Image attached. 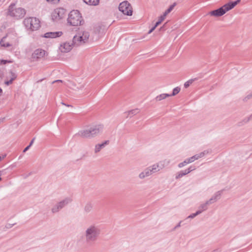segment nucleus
I'll use <instances>...</instances> for the list:
<instances>
[{"instance_id": "nucleus-56", "label": "nucleus", "mask_w": 252, "mask_h": 252, "mask_svg": "<svg viewBox=\"0 0 252 252\" xmlns=\"http://www.w3.org/2000/svg\"><path fill=\"white\" fill-rule=\"evenodd\" d=\"M1 177H0V181H1Z\"/></svg>"}, {"instance_id": "nucleus-17", "label": "nucleus", "mask_w": 252, "mask_h": 252, "mask_svg": "<svg viewBox=\"0 0 252 252\" xmlns=\"http://www.w3.org/2000/svg\"><path fill=\"white\" fill-rule=\"evenodd\" d=\"M151 175V171H150V169H149L148 167H147L138 175V177L140 179H144V178L148 177Z\"/></svg>"}, {"instance_id": "nucleus-6", "label": "nucleus", "mask_w": 252, "mask_h": 252, "mask_svg": "<svg viewBox=\"0 0 252 252\" xmlns=\"http://www.w3.org/2000/svg\"><path fill=\"white\" fill-rule=\"evenodd\" d=\"M23 23L26 29L32 31H36L40 27L39 20L35 17H29L24 19Z\"/></svg>"}, {"instance_id": "nucleus-53", "label": "nucleus", "mask_w": 252, "mask_h": 252, "mask_svg": "<svg viewBox=\"0 0 252 252\" xmlns=\"http://www.w3.org/2000/svg\"><path fill=\"white\" fill-rule=\"evenodd\" d=\"M2 93V89L0 88V95Z\"/></svg>"}, {"instance_id": "nucleus-40", "label": "nucleus", "mask_w": 252, "mask_h": 252, "mask_svg": "<svg viewBox=\"0 0 252 252\" xmlns=\"http://www.w3.org/2000/svg\"><path fill=\"white\" fill-rule=\"evenodd\" d=\"M186 170H187V172L189 173L190 172L195 170V168L192 166H190L189 168L187 169Z\"/></svg>"}, {"instance_id": "nucleus-20", "label": "nucleus", "mask_w": 252, "mask_h": 252, "mask_svg": "<svg viewBox=\"0 0 252 252\" xmlns=\"http://www.w3.org/2000/svg\"><path fill=\"white\" fill-rule=\"evenodd\" d=\"M170 160L164 159V160L160 161L159 162H158L157 163L158 165H159V168L161 170V169H162L163 168H164L165 167L168 165L170 163Z\"/></svg>"}, {"instance_id": "nucleus-22", "label": "nucleus", "mask_w": 252, "mask_h": 252, "mask_svg": "<svg viewBox=\"0 0 252 252\" xmlns=\"http://www.w3.org/2000/svg\"><path fill=\"white\" fill-rule=\"evenodd\" d=\"M140 112V110L136 108L134 109L131 110L130 111H128L126 112V114H127V117H132L133 116L136 115L137 114L139 113Z\"/></svg>"}, {"instance_id": "nucleus-43", "label": "nucleus", "mask_w": 252, "mask_h": 252, "mask_svg": "<svg viewBox=\"0 0 252 252\" xmlns=\"http://www.w3.org/2000/svg\"><path fill=\"white\" fill-rule=\"evenodd\" d=\"M156 28L154 26L148 32V34H150L151 33H152L154 30L155 29H156Z\"/></svg>"}, {"instance_id": "nucleus-21", "label": "nucleus", "mask_w": 252, "mask_h": 252, "mask_svg": "<svg viewBox=\"0 0 252 252\" xmlns=\"http://www.w3.org/2000/svg\"><path fill=\"white\" fill-rule=\"evenodd\" d=\"M149 169H150V171H151V174L152 175L155 172H158L159 170H160L159 168V165L157 163L156 164H154L152 165V166H150L148 167Z\"/></svg>"}, {"instance_id": "nucleus-35", "label": "nucleus", "mask_w": 252, "mask_h": 252, "mask_svg": "<svg viewBox=\"0 0 252 252\" xmlns=\"http://www.w3.org/2000/svg\"><path fill=\"white\" fill-rule=\"evenodd\" d=\"M187 164H188V163L186 159L183 162L180 163L178 166L179 168H182Z\"/></svg>"}, {"instance_id": "nucleus-46", "label": "nucleus", "mask_w": 252, "mask_h": 252, "mask_svg": "<svg viewBox=\"0 0 252 252\" xmlns=\"http://www.w3.org/2000/svg\"><path fill=\"white\" fill-rule=\"evenodd\" d=\"M55 83H62V80H57L53 81L52 83L54 84Z\"/></svg>"}, {"instance_id": "nucleus-47", "label": "nucleus", "mask_w": 252, "mask_h": 252, "mask_svg": "<svg viewBox=\"0 0 252 252\" xmlns=\"http://www.w3.org/2000/svg\"><path fill=\"white\" fill-rule=\"evenodd\" d=\"M35 139V138L34 137V138H33L31 140V142H30V144H29V146H31L33 144V142H34V141Z\"/></svg>"}, {"instance_id": "nucleus-26", "label": "nucleus", "mask_w": 252, "mask_h": 252, "mask_svg": "<svg viewBox=\"0 0 252 252\" xmlns=\"http://www.w3.org/2000/svg\"><path fill=\"white\" fill-rule=\"evenodd\" d=\"M169 96V94H162L158 95L156 97V99L157 101H160L162 99H165L166 97Z\"/></svg>"}, {"instance_id": "nucleus-30", "label": "nucleus", "mask_w": 252, "mask_h": 252, "mask_svg": "<svg viewBox=\"0 0 252 252\" xmlns=\"http://www.w3.org/2000/svg\"><path fill=\"white\" fill-rule=\"evenodd\" d=\"M175 6V4H172L170 6V7L165 11L164 13L166 15H167L168 13H169L173 9Z\"/></svg>"}, {"instance_id": "nucleus-16", "label": "nucleus", "mask_w": 252, "mask_h": 252, "mask_svg": "<svg viewBox=\"0 0 252 252\" xmlns=\"http://www.w3.org/2000/svg\"><path fill=\"white\" fill-rule=\"evenodd\" d=\"M72 201V199L70 197H67L64 198L63 200L58 202L62 208H63L64 207L67 206L68 204L70 203Z\"/></svg>"}, {"instance_id": "nucleus-45", "label": "nucleus", "mask_w": 252, "mask_h": 252, "mask_svg": "<svg viewBox=\"0 0 252 252\" xmlns=\"http://www.w3.org/2000/svg\"><path fill=\"white\" fill-rule=\"evenodd\" d=\"M12 83V82H11V80H10L5 82V84L7 86L9 85L10 84H11Z\"/></svg>"}, {"instance_id": "nucleus-13", "label": "nucleus", "mask_w": 252, "mask_h": 252, "mask_svg": "<svg viewBox=\"0 0 252 252\" xmlns=\"http://www.w3.org/2000/svg\"><path fill=\"white\" fill-rule=\"evenodd\" d=\"M222 190H219V191H217L212 196V197L209 200H208V201L211 204L216 202L218 200L220 199V196L222 194Z\"/></svg>"}, {"instance_id": "nucleus-34", "label": "nucleus", "mask_w": 252, "mask_h": 252, "mask_svg": "<svg viewBox=\"0 0 252 252\" xmlns=\"http://www.w3.org/2000/svg\"><path fill=\"white\" fill-rule=\"evenodd\" d=\"M252 120V114H251L249 117H247L246 118H245L243 121L247 123H248L249 121Z\"/></svg>"}, {"instance_id": "nucleus-5", "label": "nucleus", "mask_w": 252, "mask_h": 252, "mask_svg": "<svg viewBox=\"0 0 252 252\" xmlns=\"http://www.w3.org/2000/svg\"><path fill=\"white\" fill-rule=\"evenodd\" d=\"M90 36L89 32L87 31H81L74 36L73 42L74 45L78 46L85 43L88 41Z\"/></svg>"}, {"instance_id": "nucleus-41", "label": "nucleus", "mask_w": 252, "mask_h": 252, "mask_svg": "<svg viewBox=\"0 0 252 252\" xmlns=\"http://www.w3.org/2000/svg\"><path fill=\"white\" fill-rule=\"evenodd\" d=\"M47 1L52 2L53 3H57L60 1V0H47Z\"/></svg>"}, {"instance_id": "nucleus-18", "label": "nucleus", "mask_w": 252, "mask_h": 252, "mask_svg": "<svg viewBox=\"0 0 252 252\" xmlns=\"http://www.w3.org/2000/svg\"><path fill=\"white\" fill-rule=\"evenodd\" d=\"M210 203L208 200L206 201L205 203L200 204L198 207L197 211H200V214L203 211H205L208 209V205H210Z\"/></svg>"}, {"instance_id": "nucleus-42", "label": "nucleus", "mask_w": 252, "mask_h": 252, "mask_svg": "<svg viewBox=\"0 0 252 252\" xmlns=\"http://www.w3.org/2000/svg\"><path fill=\"white\" fill-rule=\"evenodd\" d=\"M192 157H193L194 160L198 159L199 158H199V156H198V154L195 155L193 156Z\"/></svg>"}, {"instance_id": "nucleus-44", "label": "nucleus", "mask_w": 252, "mask_h": 252, "mask_svg": "<svg viewBox=\"0 0 252 252\" xmlns=\"http://www.w3.org/2000/svg\"><path fill=\"white\" fill-rule=\"evenodd\" d=\"M8 61L7 60H0V63L1 64H5Z\"/></svg>"}, {"instance_id": "nucleus-11", "label": "nucleus", "mask_w": 252, "mask_h": 252, "mask_svg": "<svg viewBox=\"0 0 252 252\" xmlns=\"http://www.w3.org/2000/svg\"><path fill=\"white\" fill-rule=\"evenodd\" d=\"M240 0H237L235 1L230 2L223 5L222 7H223V10H224L225 13L234 8L240 2Z\"/></svg>"}, {"instance_id": "nucleus-27", "label": "nucleus", "mask_w": 252, "mask_h": 252, "mask_svg": "<svg viewBox=\"0 0 252 252\" xmlns=\"http://www.w3.org/2000/svg\"><path fill=\"white\" fill-rule=\"evenodd\" d=\"M6 37H3L0 41V44L1 46L8 47L11 46L8 42H5Z\"/></svg>"}, {"instance_id": "nucleus-49", "label": "nucleus", "mask_w": 252, "mask_h": 252, "mask_svg": "<svg viewBox=\"0 0 252 252\" xmlns=\"http://www.w3.org/2000/svg\"><path fill=\"white\" fill-rule=\"evenodd\" d=\"M160 22L158 21L155 24V25L154 26L156 28H157L160 24Z\"/></svg>"}, {"instance_id": "nucleus-9", "label": "nucleus", "mask_w": 252, "mask_h": 252, "mask_svg": "<svg viewBox=\"0 0 252 252\" xmlns=\"http://www.w3.org/2000/svg\"><path fill=\"white\" fill-rule=\"evenodd\" d=\"M45 54L46 52L44 50L37 49L32 54V58L33 61H37L43 58L45 56Z\"/></svg>"}, {"instance_id": "nucleus-8", "label": "nucleus", "mask_w": 252, "mask_h": 252, "mask_svg": "<svg viewBox=\"0 0 252 252\" xmlns=\"http://www.w3.org/2000/svg\"><path fill=\"white\" fill-rule=\"evenodd\" d=\"M65 14V10L63 8L55 9L52 14V18L54 21H58L63 19Z\"/></svg>"}, {"instance_id": "nucleus-29", "label": "nucleus", "mask_w": 252, "mask_h": 252, "mask_svg": "<svg viewBox=\"0 0 252 252\" xmlns=\"http://www.w3.org/2000/svg\"><path fill=\"white\" fill-rule=\"evenodd\" d=\"M252 98V92L248 94L247 95H246L243 99V101L247 102L249 99H251Z\"/></svg>"}, {"instance_id": "nucleus-39", "label": "nucleus", "mask_w": 252, "mask_h": 252, "mask_svg": "<svg viewBox=\"0 0 252 252\" xmlns=\"http://www.w3.org/2000/svg\"><path fill=\"white\" fill-rule=\"evenodd\" d=\"M85 86L84 84H79L78 86L76 87V90H82Z\"/></svg>"}, {"instance_id": "nucleus-28", "label": "nucleus", "mask_w": 252, "mask_h": 252, "mask_svg": "<svg viewBox=\"0 0 252 252\" xmlns=\"http://www.w3.org/2000/svg\"><path fill=\"white\" fill-rule=\"evenodd\" d=\"M180 90H181V89L179 87H177L175 88L173 90L172 94H169V96H174V95H176L180 92Z\"/></svg>"}, {"instance_id": "nucleus-1", "label": "nucleus", "mask_w": 252, "mask_h": 252, "mask_svg": "<svg viewBox=\"0 0 252 252\" xmlns=\"http://www.w3.org/2000/svg\"><path fill=\"white\" fill-rule=\"evenodd\" d=\"M101 231L99 225L96 224L88 225L85 229L83 237L86 245L91 246L98 240Z\"/></svg>"}, {"instance_id": "nucleus-36", "label": "nucleus", "mask_w": 252, "mask_h": 252, "mask_svg": "<svg viewBox=\"0 0 252 252\" xmlns=\"http://www.w3.org/2000/svg\"><path fill=\"white\" fill-rule=\"evenodd\" d=\"M193 82V80H189V81H188L187 82H186L185 84H184V87L185 88H187L188 87H189V85Z\"/></svg>"}, {"instance_id": "nucleus-15", "label": "nucleus", "mask_w": 252, "mask_h": 252, "mask_svg": "<svg viewBox=\"0 0 252 252\" xmlns=\"http://www.w3.org/2000/svg\"><path fill=\"white\" fill-rule=\"evenodd\" d=\"M109 143L108 140L105 141L101 144H98L95 146L94 152L95 154H97L101 150L104 148L106 145H108Z\"/></svg>"}, {"instance_id": "nucleus-55", "label": "nucleus", "mask_w": 252, "mask_h": 252, "mask_svg": "<svg viewBox=\"0 0 252 252\" xmlns=\"http://www.w3.org/2000/svg\"><path fill=\"white\" fill-rule=\"evenodd\" d=\"M2 159V158L0 156V161Z\"/></svg>"}, {"instance_id": "nucleus-12", "label": "nucleus", "mask_w": 252, "mask_h": 252, "mask_svg": "<svg viewBox=\"0 0 252 252\" xmlns=\"http://www.w3.org/2000/svg\"><path fill=\"white\" fill-rule=\"evenodd\" d=\"M225 11L223 10V7H221L216 10L210 11L209 14L211 16L215 17H220L224 14Z\"/></svg>"}, {"instance_id": "nucleus-48", "label": "nucleus", "mask_w": 252, "mask_h": 252, "mask_svg": "<svg viewBox=\"0 0 252 252\" xmlns=\"http://www.w3.org/2000/svg\"><path fill=\"white\" fill-rule=\"evenodd\" d=\"M30 147H31V146H30L29 145V146H28L27 147H26V148L24 149V151H23V152H24V153H25V152H26L27 151H28V150L29 149V148H30Z\"/></svg>"}, {"instance_id": "nucleus-50", "label": "nucleus", "mask_w": 252, "mask_h": 252, "mask_svg": "<svg viewBox=\"0 0 252 252\" xmlns=\"http://www.w3.org/2000/svg\"><path fill=\"white\" fill-rule=\"evenodd\" d=\"M181 222H182L181 221L179 222V223L175 226V229H176L181 226Z\"/></svg>"}, {"instance_id": "nucleus-51", "label": "nucleus", "mask_w": 252, "mask_h": 252, "mask_svg": "<svg viewBox=\"0 0 252 252\" xmlns=\"http://www.w3.org/2000/svg\"><path fill=\"white\" fill-rule=\"evenodd\" d=\"M62 104L63 105H65V106H67V107H71V106L70 105L65 104V103H64L63 102H62Z\"/></svg>"}, {"instance_id": "nucleus-23", "label": "nucleus", "mask_w": 252, "mask_h": 252, "mask_svg": "<svg viewBox=\"0 0 252 252\" xmlns=\"http://www.w3.org/2000/svg\"><path fill=\"white\" fill-rule=\"evenodd\" d=\"M62 209V207L60 206L59 203H57L52 207L51 212L52 213L55 214L59 212Z\"/></svg>"}, {"instance_id": "nucleus-3", "label": "nucleus", "mask_w": 252, "mask_h": 252, "mask_svg": "<svg viewBox=\"0 0 252 252\" xmlns=\"http://www.w3.org/2000/svg\"><path fill=\"white\" fill-rule=\"evenodd\" d=\"M7 14L16 19H19L24 17L26 10L21 7H16L15 4L13 3L9 6Z\"/></svg>"}, {"instance_id": "nucleus-7", "label": "nucleus", "mask_w": 252, "mask_h": 252, "mask_svg": "<svg viewBox=\"0 0 252 252\" xmlns=\"http://www.w3.org/2000/svg\"><path fill=\"white\" fill-rule=\"evenodd\" d=\"M119 10L125 15L128 16H130L132 15V7L127 1H124L120 3L119 6Z\"/></svg>"}, {"instance_id": "nucleus-37", "label": "nucleus", "mask_w": 252, "mask_h": 252, "mask_svg": "<svg viewBox=\"0 0 252 252\" xmlns=\"http://www.w3.org/2000/svg\"><path fill=\"white\" fill-rule=\"evenodd\" d=\"M186 160H187L188 164L192 163L194 161H195L193 157H190L189 158H187Z\"/></svg>"}, {"instance_id": "nucleus-31", "label": "nucleus", "mask_w": 252, "mask_h": 252, "mask_svg": "<svg viewBox=\"0 0 252 252\" xmlns=\"http://www.w3.org/2000/svg\"><path fill=\"white\" fill-rule=\"evenodd\" d=\"M209 153L208 150H205L203 152H202L198 154V156L199 158H203L205 155L208 154Z\"/></svg>"}, {"instance_id": "nucleus-19", "label": "nucleus", "mask_w": 252, "mask_h": 252, "mask_svg": "<svg viewBox=\"0 0 252 252\" xmlns=\"http://www.w3.org/2000/svg\"><path fill=\"white\" fill-rule=\"evenodd\" d=\"M93 204L91 202H88L84 206V211L85 213L88 214L91 212L93 209Z\"/></svg>"}, {"instance_id": "nucleus-25", "label": "nucleus", "mask_w": 252, "mask_h": 252, "mask_svg": "<svg viewBox=\"0 0 252 252\" xmlns=\"http://www.w3.org/2000/svg\"><path fill=\"white\" fill-rule=\"evenodd\" d=\"M189 174V173L187 172V170L186 169L184 171H180V172H178L176 174L175 178L176 179H179L182 178L185 175H186L187 174Z\"/></svg>"}, {"instance_id": "nucleus-24", "label": "nucleus", "mask_w": 252, "mask_h": 252, "mask_svg": "<svg viewBox=\"0 0 252 252\" xmlns=\"http://www.w3.org/2000/svg\"><path fill=\"white\" fill-rule=\"evenodd\" d=\"M84 2L90 5H97L98 4L99 0H83Z\"/></svg>"}, {"instance_id": "nucleus-33", "label": "nucleus", "mask_w": 252, "mask_h": 252, "mask_svg": "<svg viewBox=\"0 0 252 252\" xmlns=\"http://www.w3.org/2000/svg\"><path fill=\"white\" fill-rule=\"evenodd\" d=\"M199 214H200V211H197L195 213H193V214H191L187 218L193 219L194 217H195L196 216H197L198 215H199Z\"/></svg>"}, {"instance_id": "nucleus-14", "label": "nucleus", "mask_w": 252, "mask_h": 252, "mask_svg": "<svg viewBox=\"0 0 252 252\" xmlns=\"http://www.w3.org/2000/svg\"><path fill=\"white\" fill-rule=\"evenodd\" d=\"M63 34L62 32H49L44 34V37L45 38H55L60 37Z\"/></svg>"}, {"instance_id": "nucleus-10", "label": "nucleus", "mask_w": 252, "mask_h": 252, "mask_svg": "<svg viewBox=\"0 0 252 252\" xmlns=\"http://www.w3.org/2000/svg\"><path fill=\"white\" fill-rule=\"evenodd\" d=\"M73 46H74L73 41H72V43L64 42L61 44L60 50L62 52L67 53L71 50Z\"/></svg>"}, {"instance_id": "nucleus-4", "label": "nucleus", "mask_w": 252, "mask_h": 252, "mask_svg": "<svg viewBox=\"0 0 252 252\" xmlns=\"http://www.w3.org/2000/svg\"><path fill=\"white\" fill-rule=\"evenodd\" d=\"M82 22V17L79 11L73 10L69 13L67 18V22L70 25L77 26L81 25Z\"/></svg>"}, {"instance_id": "nucleus-2", "label": "nucleus", "mask_w": 252, "mask_h": 252, "mask_svg": "<svg viewBox=\"0 0 252 252\" xmlns=\"http://www.w3.org/2000/svg\"><path fill=\"white\" fill-rule=\"evenodd\" d=\"M104 125L102 124H94L87 128L79 131L78 136L84 138H93L102 133Z\"/></svg>"}, {"instance_id": "nucleus-52", "label": "nucleus", "mask_w": 252, "mask_h": 252, "mask_svg": "<svg viewBox=\"0 0 252 252\" xmlns=\"http://www.w3.org/2000/svg\"><path fill=\"white\" fill-rule=\"evenodd\" d=\"M211 252H220V251L218 249H216V250L213 251Z\"/></svg>"}, {"instance_id": "nucleus-32", "label": "nucleus", "mask_w": 252, "mask_h": 252, "mask_svg": "<svg viewBox=\"0 0 252 252\" xmlns=\"http://www.w3.org/2000/svg\"><path fill=\"white\" fill-rule=\"evenodd\" d=\"M10 80H11V82H13V80H14L16 77H17V75L13 72H10Z\"/></svg>"}, {"instance_id": "nucleus-38", "label": "nucleus", "mask_w": 252, "mask_h": 252, "mask_svg": "<svg viewBox=\"0 0 252 252\" xmlns=\"http://www.w3.org/2000/svg\"><path fill=\"white\" fill-rule=\"evenodd\" d=\"M166 16V15L164 13L163 15L159 17L158 21L161 23L165 19Z\"/></svg>"}, {"instance_id": "nucleus-54", "label": "nucleus", "mask_w": 252, "mask_h": 252, "mask_svg": "<svg viewBox=\"0 0 252 252\" xmlns=\"http://www.w3.org/2000/svg\"><path fill=\"white\" fill-rule=\"evenodd\" d=\"M163 26H162V27H161V28H160V30H162V29H163Z\"/></svg>"}]
</instances>
